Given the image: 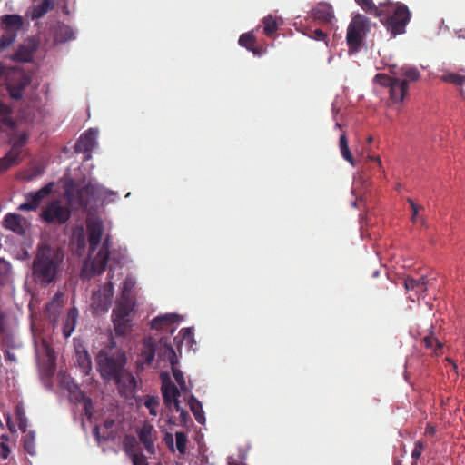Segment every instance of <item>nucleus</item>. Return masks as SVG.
<instances>
[{
	"mask_svg": "<svg viewBox=\"0 0 465 465\" xmlns=\"http://www.w3.org/2000/svg\"><path fill=\"white\" fill-rule=\"evenodd\" d=\"M64 259V252L59 247L39 244L31 266L33 282L45 288L55 282Z\"/></svg>",
	"mask_w": 465,
	"mask_h": 465,
	"instance_id": "1",
	"label": "nucleus"
},
{
	"mask_svg": "<svg viewBox=\"0 0 465 465\" xmlns=\"http://www.w3.org/2000/svg\"><path fill=\"white\" fill-rule=\"evenodd\" d=\"M376 17L392 35H397L405 33L411 14L404 4L387 0L383 2Z\"/></svg>",
	"mask_w": 465,
	"mask_h": 465,
	"instance_id": "2",
	"label": "nucleus"
},
{
	"mask_svg": "<svg viewBox=\"0 0 465 465\" xmlns=\"http://www.w3.org/2000/svg\"><path fill=\"white\" fill-rule=\"evenodd\" d=\"M95 361L101 377L109 381L124 369L126 355L123 350L110 346L101 350Z\"/></svg>",
	"mask_w": 465,
	"mask_h": 465,
	"instance_id": "3",
	"label": "nucleus"
},
{
	"mask_svg": "<svg viewBox=\"0 0 465 465\" xmlns=\"http://www.w3.org/2000/svg\"><path fill=\"white\" fill-rule=\"evenodd\" d=\"M370 28V19L365 15L357 14L352 17L348 25L346 34V42L350 53H356L360 50Z\"/></svg>",
	"mask_w": 465,
	"mask_h": 465,
	"instance_id": "4",
	"label": "nucleus"
},
{
	"mask_svg": "<svg viewBox=\"0 0 465 465\" xmlns=\"http://www.w3.org/2000/svg\"><path fill=\"white\" fill-rule=\"evenodd\" d=\"M71 217L70 208L60 200H53L45 205L40 213V219L50 225L65 224Z\"/></svg>",
	"mask_w": 465,
	"mask_h": 465,
	"instance_id": "5",
	"label": "nucleus"
},
{
	"mask_svg": "<svg viewBox=\"0 0 465 465\" xmlns=\"http://www.w3.org/2000/svg\"><path fill=\"white\" fill-rule=\"evenodd\" d=\"M374 82L381 86L388 87L390 99L393 103H401L408 94V81L399 77H391L385 74H377Z\"/></svg>",
	"mask_w": 465,
	"mask_h": 465,
	"instance_id": "6",
	"label": "nucleus"
},
{
	"mask_svg": "<svg viewBox=\"0 0 465 465\" xmlns=\"http://www.w3.org/2000/svg\"><path fill=\"white\" fill-rule=\"evenodd\" d=\"M1 22L2 29L6 35H3L0 41V48H5L15 41L17 32L23 26L24 20L19 15H4L1 16Z\"/></svg>",
	"mask_w": 465,
	"mask_h": 465,
	"instance_id": "7",
	"label": "nucleus"
},
{
	"mask_svg": "<svg viewBox=\"0 0 465 465\" xmlns=\"http://www.w3.org/2000/svg\"><path fill=\"white\" fill-rule=\"evenodd\" d=\"M160 379L162 381L161 391L163 403L167 408H171L172 405H175L176 401H179L178 398L181 395V390L173 382L168 372H161Z\"/></svg>",
	"mask_w": 465,
	"mask_h": 465,
	"instance_id": "8",
	"label": "nucleus"
},
{
	"mask_svg": "<svg viewBox=\"0 0 465 465\" xmlns=\"http://www.w3.org/2000/svg\"><path fill=\"white\" fill-rule=\"evenodd\" d=\"M53 183H50L36 192L29 193L25 195V203H21L18 207L20 211H36L40 206L42 201L46 198L53 190Z\"/></svg>",
	"mask_w": 465,
	"mask_h": 465,
	"instance_id": "9",
	"label": "nucleus"
},
{
	"mask_svg": "<svg viewBox=\"0 0 465 465\" xmlns=\"http://www.w3.org/2000/svg\"><path fill=\"white\" fill-rule=\"evenodd\" d=\"M157 351V342L152 338L143 340L142 348L136 361L138 369H143L144 365L150 366L154 361Z\"/></svg>",
	"mask_w": 465,
	"mask_h": 465,
	"instance_id": "10",
	"label": "nucleus"
},
{
	"mask_svg": "<svg viewBox=\"0 0 465 465\" xmlns=\"http://www.w3.org/2000/svg\"><path fill=\"white\" fill-rule=\"evenodd\" d=\"M112 381H115L121 395L130 397L135 392L136 379L130 371H126L125 368Z\"/></svg>",
	"mask_w": 465,
	"mask_h": 465,
	"instance_id": "11",
	"label": "nucleus"
},
{
	"mask_svg": "<svg viewBox=\"0 0 465 465\" xmlns=\"http://www.w3.org/2000/svg\"><path fill=\"white\" fill-rule=\"evenodd\" d=\"M3 225L5 229L18 235L25 236L29 229L30 223L22 215L9 213L5 216Z\"/></svg>",
	"mask_w": 465,
	"mask_h": 465,
	"instance_id": "12",
	"label": "nucleus"
},
{
	"mask_svg": "<svg viewBox=\"0 0 465 465\" xmlns=\"http://www.w3.org/2000/svg\"><path fill=\"white\" fill-rule=\"evenodd\" d=\"M97 132L94 129L85 131L77 140L74 150L76 153L86 154L85 159L91 158V153L96 144Z\"/></svg>",
	"mask_w": 465,
	"mask_h": 465,
	"instance_id": "13",
	"label": "nucleus"
},
{
	"mask_svg": "<svg viewBox=\"0 0 465 465\" xmlns=\"http://www.w3.org/2000/svg\"><path fill=\"white\" fill-rule=\"evenodd\" d=\"M103 223L99 220L87 223L89 253L92 254L99 246L103 235Z\"/></svg>",
	"mask_w": 465,
	"mask_h": 465,
	"instance_id": "14",
	"label": "nucleus"
},
{
	"mask_svg": "<svg viewBox=\"0 0 465 465\" xmlns=\"http://www.w3.org/2000/svg\"><path fill=\"white\" fill-rule=\"evenodd\" d=\"M139 440L144 446L145 450L150 454L155 453L154 441L156 440V431L153 425L145 423L137 431Z\"/></svg>",
	"mask_w": 465,
	"mask_h": 465,
	"instance_id": "15",
	"label": "nucleus"
},
{
	"mask_svg": "<svg viewBox=\"0 0 465 465\" xmlns=\"http://www.w3.org/2000/svg\"><path fill=\"white\" fill-rule=\"evenodd\" d=\"M179 321L180 316L177 314L160 315L151 321L150 326L154 330H166L173 333L176 329L174 325L177 324Z\"/></svg>",
	"mask_w": 465,
	"mask_h": 465,
	"instance_id": "16",
	"label": "nucleus"
},
{
	"mask_svg": "<svg viewBox=\"0 0 465 465\" xmlns=\"http://www.w3.org/2000/svg\"><path fill=\"white\" fill-rule=\"evenodd\" d=\"M157 342V355L159 360L165 361L167 360L171 367H173L178 364V358L175 353L174 349L169 343L168 338H161Z\"/></svg>",
	"mask_w": 465,
	"mask_h": 465,
	"instance_id": "17",
	"label": "nucleus"
},
{
	"mask_svg": "<svg viewBox=\"0 0 465 465\" xmlns=\"http://www.w3.org/2000/svg\"><path fill=\"white\" fill-rule=\"evenodd\" d=\"M312 16L313 19L322 23H331L334 17L332 6L325 2H320L312 8Z\"/></svg>",
	"mask_w": 465,
	"mask_h": 465,
	"instance_id": "18",
	"label": "nucleus"
},
{
	"mask_svg": "<svg viewBox=\"0 0 465 465\" xmlns=\"http://www.w3.org/2000/svg\"><path fill=\"white\" fill-rule=\"evenodd\" d=\"M21 152L22 144L17 143L13 145L11 150L3 158H0V173L18 164Z\"/></svg>",
	"mask_w": 465,
	"mask_h": 465,
	"instance_id": "19",
	"label": "nucleus"
},
{
	"mask_svg": "<svg viewBox=\"0 0 465 465\" xmlns=\"http://www.w3.org/2000/svg\"><path fill=\"white\" fill-rule=\"evenodd\" d=\"M54 38L57 43H64L74 38V32L69 25L57 23L54 27Z\"/></svg>",
	"mask_w": 465,
	"mask_h": 465,
	"instance_id": "20",
	"label": "nucleus"
},
{
	"mask_svg": "<svg viewBox=\"0 0 465 465\" xmlns=\"http://www.w3.org/2000/svg\"><path fill=\"white\" fill-rule=\"evenodd\" d=\"M54 0H43L39 5H34L29 12V16L32 20H37L43 17L50 10L54 9Z\"/></svg>",
	"mask_w": 465,
	"mask_h": 465,
	"instance_id": "21",
	"label": "nucleus"
},
{
	"mask_svg": "<svg viewBox=\"0 0 465 465\" xmlns=\"http://www.w3.org/2000/svg\"><path fill=\"white\" fill-rule=\"evenodd\" d=\"M29 84V78L23 75L17 83L8 84V92L12 98L18 100L21 99L24 94L25 88Z\"/></svg>",
	"mask_w": 465,
	"mask_h": 465,
	"instance_id": "22",
	"label": "nucleus"
},
{
	"mask_svg": "<svg viewBox=\"0 0 465 465\" xmlns=\"http://www.w3.org/2000/svg\"><path fill=\"white\" fill-rule=\"evenodd\" d=\"M78 318V311L75 307L69 309L67 316L64 322L63 331L67 338L74 331Z\"/></svg>",
	"mask_w": 465,
	"mask_h": 465,
	"instance_id": "23",
	"label": "nucleus"
},
{
	"mask_svg": "<svg viewBox=\"0 0 465 465\" xmlns=\"http://www.w3.org/2000/svg\"><path fill=\"white\" fill-rule=\"evenodd\" d=\"M109 254L104 252H99L91 262V271L93 274H101L107 265Z\"/></svg>",
	"mask_w": 465,
	"mask_h": 465,
	"instance_id": "24",
	"label": "nucleus"
},
{
	"mask_svg": "<svg viewBox=\"0 0 465 465\" xmlns=\"http://www.w3.org/2000/svg\"><path fill=\"white\" fill-rule=\"evenodd\" d=\"M188 405L197 422L203 424L205 422L204 411L203 410L202 403L194 395H191L189 397Z\"/></svg>",
	"mask_w": 465,
	"mask_h": 465,
	"instance_id": "25",
	"label": "nucleus"
},
{
	"mask_svg": "<svg viewBox=\"0 0 465 465\" xmlns=\"http://www.w3.org/2000/svg\"><path fill=\"white\" fill-rule=\"evenodd\" d=\"M429 280L427 276H420L418 279H414L412 277H406L404 279V286L407 290H426V285L428 284Z\"/></svg>",
	"mask_w": 465,
	"mask_h": 465,
	"instance_id": "26",
	"label": "nucleus"
},
{
	"mask_svg": "<svg viewBox=\"0 0 465 465\" xmlns=\"http://www.w3.org/2000/svg\"><path fill=\"white\" fill-rule=\"evenodd\" d=\"M339 147L343 159L349 162L352 166H355L354 158L350 151L345 133H342L340 136Z\"/></svg>",
	"mask_w": 465,
	"mask_h": 465,
	"instance_id": "27",
	"label": "nucleus"
},
{
	"mask_svg": "<svg viewBox=\"0 0 465 465\" xmlns=\"http://www.w3.org/2000/svg\"><path fill=\"white\" fill-rule=\"evenodd\" d=\"M94 188L92 185H86L77 191V203L81 207H87L90 200L89 196L93 195Z\"/></svg>",
	"mask_w": 465,
	"mask_h": 465,
	"instance_id": "28",
	"label": "nucleus"
},
{
	"mask_svg": "<svg viewBox=\"0 0 465 465\" xmlns=\"http://www.w3.org/2000/svg\"><path fill=\"white\" fill-rule=\"evenodd\" d=\"M395 74L399 76L404 77V80H407L408 83L410 81H417L420 76L419 70L412 66H402L399 68V71Z\"/></svg>",
	"mask_w": 465,
	"mask_h": 465,
	"instance_id": "29",
	"label": "nucleus"
},
{
	"mask_svg": "<svg viewBox=\"0 0 465 465\" xmlns=\"http://www.w3.org/2000/svg\"><path fill=\"white\" fill-rule=\"evenodd\" d=\"M355 2L368 14L377 16L383 2H380L379 5H375L373 0H355Z\"/></svg>",
	"mask_w": 465,
	"mask_h": 465,
	"instance_id": "30",
	"label": "nucleus"
},
{
	"mask_svg": "<svg viewBox=\"0 0 465 465\" xmlns=\"http://www.w3.org/2000/svg\"><path fill=\"white\" fill-rule=\"evenodd\" d=\"M239 45L253 54H258L255 48V36L252 32L242 34L239 38Z\"/></svg>",
	"mask_w": 465,
	"mask_h": 465,
	"instance_id": "31",
	"label": "nucleus"
},
{
	"mask_svg": "<svg viewBox=\"0 0 465 465\" xmlns=\"http://www.w3.org/2000/svg\"><path fill=\"white\" fill-rule=\"evenodd\" d=\"M124 450V451L133 458V455H140L141 453H136V450L138 448V443L134 436L133 435H125L123 440Z\"/></svg>",
	"mask_w": 465,
	"mask_h": 465,
	"instance_id": "32",
	"label": "nucleus"
},
{
	"mask_svg": "<svg viewBox=\"0 0 465 465\" xmlns=\"http://www.w3.org/2000/svg\"><path fill=\"white\" fill-rule=\"evenodd\" d=\"M113 322L117 336H125L131 331L130 320L113 319Z\"/></svg>",
	"mask_w": 465,
	"mask_h": 465,
	"instance_id": "33",
	"label": "nucleus"
},
{
	"mask_svg": "<svg viewBox=\"0 0 465 465\" xmlns=\"http://www.w3.org/2000/svg\"><path fill=\"white\" fill-rule=\"evenodd\" d=\"M264 34L268 36L272 35L278 29V24L272 15H267L262 20Z\"/></svg>",
	"mask_w": 465,
	"mask_h": 465,
	"instance_id": "34",
	"label": "nucleus"
},
{
	"mask_svg": "<svg viewBox=\"0 0 465 465\" xmlns=\"http://www.w3.org/2000/svg\"><path fill=\"white\" fill-rule=\"evenodd\" d=\"M422 342L427 349H430L434 351L435 354L438 353V351L442 349V343L439 341L432 335L425 336L422 339Z\"/></svg>",
	"mask_w": 465,
	"mask_h": 465,
	"instance_id": "35",
	"label": "nucleus"
},
{
	"mask_svg": "<svg viewBox=\"0 0 465 465\" xmlns=\"http://www.w3.org/2000/svg\"><path fill=\"white\" fill-rule=\"evenodd\" d=\"M77 362L86 374L91 370V359L86 351L77 353Z\"/></svg>",
	"mask_w": 465,
	"mask_h": 465,
	"instance_id": "36",
	"label": "nucleus"
},
{
	"mask_svg": "<svg viewBox=\"0 0 465 465\" xmlns=\"http://www.w3.org/2000/svg\"><path fill=\"white\" fill-rule=\"evenodd\" d=\"M173 375L178 383L180 390L183 392L190 391V388L187 387L183 373L181 370L176 368V365L172 367Z\"/></svg>",
	"mask_w": 465,
	"mask_h": 465,
	"instance_id": "37",
	"label": "nucleus"
},
{
	"mask_svg": "<svg viewBox=\"0 0 465 465\" xmlns=\"http://www.w3.org/2000/svg\"><path fill=\"white\" fill-rule=\"evenodd\" d=\"M441 78L443 81L454 84L456 85H463L465 84V75H460L454 73L443 74Z\"/></svg>",
	"mask_w": 465,
	"mask_h": 465,
	"instance_id": "38",
	"label": "nucleus"
},
{
	"mask_svg": "<svg viewBox=\"0 0 465 465\" xmlns=\"http://www.w3.org/2000/svg\"><path fill=\"white\" fill-rule=\"evenodd\" d=\"M159 400L155 396H147L144 401V406L149 410V413L153 416L157 415V407Z\"/></svg>",
	"mask_w": 465,
	"mask_h": 465,
	"instance_id": "39",
	"label": "nucleus"
},
{
	"mask_svg": "<svg viewBox=\"0 0 465 465\" xmlns=\"http://www.w3.org/2000/svg\"><path fill=\"white\" fill-rule=\"evenodd\" d=\"M175 439H176V447H177L178 451L181 454L185 453L186 442H187V438H186L185 433L182 432V431L176 432Z\"/></svg>",
	"mask_w": 465,
	"mask_h": 465,
	"instance_id": "40",
	"label": "nucleus"
},
{
	"mask_svg": "<svg viewBox=\"0 0 465 465\" xmlns=\"http://www.w3.org/2000/svg\"><path fill=\"white\" fill-rule=\"evenodd\" d=\"M129 313V309L124 305H121L113 311V319L130 320Z\"/></svg>",
	"mask_w": 465,
	"mask_h": 465,
	"instance_id": "41",
	"label": "nucleus"
},
{
	"mask_svg": "<svg viewBox=\"0 0 465 465\" xmlns=\"http://www.w3.org/2000/svg\"><path fill=\"white\" fill-rule=\"evenodd\" d=\"M425 448V443L422 440H418L414 444V449L411 452V458L417 460L420 456Z\"/></svg>",
	"mask_w": 465,
	"mask_h": 465,
	"instance_id": "42",
	"label": "nucleus"
},
{
	"mask_svg": "<svg viewBox=\"0 0 465 465\" xmlns=\"http://www.w3.org/2000/svg\"><path fill=\"white\" fill-rule=\"evenodd\" d=\"M45 352H46V356L48 358V361L50 364V372H51V374H53L55 370L54 352L53 349L51 347H49L48 345H45Z\"/></svg>",
	"mask_w": 465,
	"mask_h": 465,
	"instance_id": "43",
	"label": "nucleus"
},
{
	"mask_svg": "<svg viewBox=\"0 0 465 465\" xmlns=\"http://www.w3.org/2000/svg\"><path fill=\"white\" fill-rule=\"evenodd\" d=\"M175 411L180 413V420L183 424H186L189 415L187 411L181 407L180 401H176L175 405H173Z\"/></svg>",
	"mask_w": 465,
	"mask_h": 465,
	"instance_id": "44",
	"label": "nucleus"
},
{
	"mask_svg": "<svg viewBox=\"0 0 465 465\" xmlns=\"http://www.w3.org/2000/svg\"><path fill=\"white\" fill-rule=\"evenodd\" d=\"M179 335L182 336V341H186L188 343L193 339V333L191 328L182 329L179 332Z\"/></svg>",
	"mask_w": 465,
	"mask_h": 465,
	"instance_id": "45",
	"label": "nucleus"
},
{
	"mask_svg": "<svg viewBox=\"0 0 465 465\" xmlns=\"http://www.w3.org/2000/svg\"><path fill=\"white\" fill-rule=\"evenodd\" d=\"M310 37L317 41H326L327 35L322 29H315L312 31Z\"/></svg>",
	"mask_w": 465,
	"mask_h": 465,
	"instance_id": "46",
	"label": "nucleus"
},
{
	"mask_svg": "<svg viewBox=\"0 0 465 465\" xmlns=\"http://www.w3.org/2000/svg\"><path fill=\"white\" fill-rule=\"evenodd\" d=\"M407 201L410 203V205L411 207V211H412L411 220H412V222L415 223L417 221V217H418V211H419V209L421 208V206L416 204L411 198H408Z\"/></svg>",
	"mask_w": 465,
	"mask_h": 465,
	"instance_id": "47",
	"label": "nucleus"
},
{
	"mask_svg": "<svg viewBox=\"0 0 465 465\" xmlns=\"http://www.w3.org/2000/svg\"><path fill=\"white\" fill-rule=\"evenodd\" d=\"M132 461L134 465H148L146 457L143 454L133 455Z\"/></svg>",
	"mask_w": 465,
	"mask_h": 465,
	"instance_id": "48",
	"label": "nucleus"
},
{
	"mask_svg": "<svg viewBox=\"0 0 465 465\" xmlns=\"http://www.w3.org/2000/svg\"><path fill=\"white\" fill-rule=\"evenodd\" d=\"M10 453V449L6 443H0V456L2 459L5 460L8 458Z\"/></svg>",
	"mask_w": 465,
	"mask_h": 465,
	"instance_id": "49",
	"label": "nucleus"
},
{
	"mask_svg": "<svg viewBox=\"0 0 465 465\" xmlns=\"http://www.w3.org/2000/svg\"><path fill=\"white\" fill-rule=\"evenodd\" d=\"M84 412H85V415L88 417V418H91L92 417V411H91V409H92V401L90 399H86L84 401Z\"/></svg>",
	"mask_w": 465,
	"mask_h": 465,
	"instance_id": "50",
	"label": "nucleus"
},
{
	"mask_svg": "<svg viewBox=\"0 0 465 465\" xmlns=\"http://www.w3.org/2000/svg\"><path fill=\"white\" fill-rule=\"evenodd\" d=\"M110 245H111V243H110V238H109V236H107V237L104 239V242H103V244H102V246H101V248H100V251H101V252H104L105 253H108V254H109Z\"/></svg>",
	"mask_w": 465,
	"mask_h": 465,
	"instance_id": "51",
	"label": "nucleus"
},
{
	"mask_svg": "<svg viewBox=\"0 0 465 465\" xmlns=\"http://www.w3.org/2000/svg\"><path fill=\"white\" fill-rule=\"evenodd\" d=\"M164 441L166 445L170 448V450L173 451V439L171 433H166L164 437Z\"/></svg>",
	"mask_w": 465,
	"mask_h": 465,
	"instance_id": "52",
	"label": "nucleus"
},
{
	"mask_svg": "<svg viewBox=\"0 0 465 465\" xmlns=\"http://www.w3.org/2000/svg\"><path fill=\"white\" fill-rule=\"evenodd\" d=\"M24 447L29 454H34V444L32 441L25 440L24 443Z\"/></svg>",
	"mask_w": 465,
	"mask_h": 465,
	"instance_id": "53",
	"label": "nucleus"
},
{
	"mask_svg": "<svg viewBox=\"0 0 465 465\" xmlns=\"http://www.w3.org/2000/svg\"><path fill=\"white\" fill-rule=\"evenodd\" d=\"M114 425V420L113 419H106L104 422V426L106 429H110Z\"/></svg>",
	"mask_w": 465,
	"mask_h": 465,
	"instance_id": "54",
	"label": "nucleus"
},
{
	"mask_svg": "<svg viewBox=\"0 0 465 465\" xmlns=\"http://www.w3.org/2000/svg\"><path fill=\"white\" fill-rule=\"evenodd\" d=\"M93 434L95 437V439L97 440V441H100V431H99L98 426H94L93 428Z\"/></svg>",
	"mask_w": 465,
	"mask_h": 465,
	"instance_id": "55",
	"label": "nucleus"
},
{
	"mask_svg": "<svg viewBox=\"0 0 465 465\" xmlns=\"http://www.w3.org/2000/svg\"><path fill=\"white\" fill-rule=\"evenodd\" d=\"M370 160L375 161L380 168H381V161L379 156H369Z\"/></svg>",
	"mask_w": 465,
	"mask_h": 465,
	"instance_id": "56",
	"label": "nucleus"
},
{
	"mask_svg": "<svg viewBox=\"0 0 465 465\" xmlns=\"http://www.w3.org/2000/svg\"><path fill=\"white\" fill-rule=\"evenodd\" d=\"M458 38L465 39V29H460L457 32Z\"/></svg>",
	"mask_w": 465,
	"mask_h": 465,
	"instance_id": "57",
	"label": "nucleus"
},
{
	"mask_svg": "<svg viewBox=\"0 0 465 465\" xmlns=\"http://www.w3.org/2000/svg\"><path fill=\"white\" fill-rule=\"evenodd\" d=\"M425 431H426L427 434H431L432 435L435 432V429L433 427L427 426Z\"/></svg>",
	"mask_w": 465,
	"mask_h": 465,
	"instance_id": "58",
	"label": "nucleus"
},
{
	"mask_svg": "<svg viewBox=\"0 0 465 465\" xmlns=\"http://www.w3.org/2000/svg\"><path fill=\"white\" fill-rule=\"evenodd\" d=\"M3 73H4V66L0 63V77L2 76Z\"/></svg>",
	"mask_w": 465,
	"mask_h": 465,
	"instance_id": "59",
	"label": "nucleus"
},
{
	"mask_svg": "<svg viewBox=\"0 0 465 465\" xmlns=\"http://www.w3.org/2000/svg\"><path fill=\"white\" fill-rule=\"evenodd\" d=\"M448 361H450L451 364H453L454 368H457V365L450 359H447Z\"/></svg>",
	"mask_w": 465,
	"mask_h": 465,
	"instance_id": "60",
	"label": "nucleus"
},
{
	"mask_svg": "<svg viewBox=\"0 0 465 465\" xmlns=\"http://www.w3.org/2000/svg\"><path fill=\"white\" fill-rule=\"evenodd\" d=\"M379 273H380V272H379V271H375V272H373V276H374V277H376V276H378V275H379Z\"/></svg>",
	"mask_w": 465,
	"mask_h": 465,
	"instance_id": "61",
	"label": "nucleus"
},
{
	"mask_svg": "<svg viewBox=\"0 0 465 465\" xmlns=\"http://www.w3.org/2000/svg\"><path fill=\"white\" fill-rule=\"evenodd\" d=\"M108 293H109V294H108V296H109V297H110V296H112V288H111V287H110V289L108 290Z\"/></svg>",
	"mask_w": 465,
	"mask_h": 465,
	"instance_id": "62",
	"label": "nucleus"
},
{
	"mask_svg": "<svg viewBox=\"0 0 465 465\" xmlns=\"http://www.w3.org/2000/svg\"><path fill=\"white\" fill-rule=\"evenodd\" d=\"M371 141H372V137L371 136V137L368 138V142L371 143Z\"/></svg>",
	"mask_w": 465,
	"mask_h": 465,
	"instance_id": "63",
	"label": "nucleus"
},
{
	"mask_svg": "<svg viewBox=\"0 0 465 465\" xmlns=\"http://www.w3.org/2000/svg\"><path fill=\"white\" fill-rule=\"evenodd\" d=\"M168 422H169V423H174V422L173 421V419H172V418H170V419H169Z\"/></svg>",
	"mask_w": 465,
	"mask_h": 465,
	"instance_id": "64",
	"label": "nucleus"
}]
</instances>
